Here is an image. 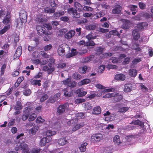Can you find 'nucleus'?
Instances as JSON below:
<instances>
[{
	"label": "nucleus",
	"mask_w": 153,
	"mask_h": 153,
	"mask_svg": "<svg viewBox=\"0 0 153 153\" xmlns=\"http://www.w3.org/2000/svg\"><path fill=\"white\" fill-rule=\"evenodd\" d=\"M55 60L52 58H51L48 60H44L42 62V64H47L48 62L49 64L44 66L43 68V70L45 71H47L49 74H51L52 72L54 71Z\"/></svg>",
	"instance_id": "f257e3e1"
},
{
	"label": "nucleus",
	"mask_w": 153,
	"mask_h": 153,
	"mask_svg": "<svg viewBox=\"0 0 153 153\" xmlns=\"http://www.w3.org/2000/svg\"><path fill=\"white\" fill-rule=\"evenodd\" d=\"M68 46L65 44L59 45L57 50L59 55L61 56H64L65 54V51H66L65 48L68 51H70V49L68 48Z\"/></svg>",
	"instance_id": "f03ea898"
},
{
	"label": "nucleus",
	"mask_w": 153,
	"mask_h": 153,
	"mask_svg": "<svg viewBox=\"0 0 153 153\" xmlns=\"http://www.w3.org/2000/svg\"><path fill=\"white\" fill-rule=\"evenodd\" d=\"M102 135L101 133L94 134L91 136V141L93 143H98L102 139Z\"/></svg>",
	"instance_id": "7ed1b4c3"
},
{
	"label": "nucleus",
	"mask_w": 153,
	"mask_h": 153,
	"mask_svg": "<svg viewBox=\"0 0 153 153\" xmlns=\"http://www.w3.org/2000/svg\"><path fill=\"white\" fill-rule=\"evenodd\" d=\"M15 150L16 151L22 150V152L29 151L28 145L24 142L20 143L19 146H16L15 147Z\"/></svg>",
	"instance_id": "20e7f679"
},
{
	"label": "nucleus",
	"mask_w": 153,
	"mask_h": 153,
	"mask_svg": "<svg viewBox=\"0 0 153 153\" xmlns=\"http://www.w3.org/2000/svg\"><path fill=\"white\" fill-rule=\"evenodd\" d=\"M74 5L76 8L79 11H82V10L91 11L93 10V9L92 8L89 7L84 6V7H83L81 4L78 2H75L74 3Z\"/></svg>",
	"instance_id": "39448f33"
},
{
	"label": "nucleus",
	"mask_w": 153,
	"mask_h": 153,
	"mask_svg": "<svg viewBox=\"0 0 153 153\" xmlns=\"http://www.w3.org/2000/svg\"><path fill=\"white\" fill-rule=\"evenodd\" d=\"M69 107L68 103H65L63 104L60 105L57 108V112L59 115L61 114L64 113L65 111L67 110Z\"/></svg>",
	"instance_id": "423d86ee"
},
{
	"label": "nucleus",
	"mask_w": 153,
	"mask_h": 153,
	"mask_svg": "<svg viewBox=\"0 0 153 153\" xmlns=\"http://www.w3.org/2000/svg\"><path fill=\"white\" fill-rule=\"evenodd\" d=\"M68 12L73 15V17L76 18H79L80 17L79 13H78L77 10L75 8L71 7L68 9Z\"/></svg>",
	"instance_id": "0eeeda50"
},
{
	"label": "nucleus",
	"mask_w": 153,
	"mask_h": 153,
	"mask_svg": "<svg viewBox=\"0 0 153 153\" xmlns=\"http://www.w3.org/2000/svg\"><path fill=\"white\" fill-rule=\"evenodd\" d=\"M51 139V137H43L40 140L39 143L40 146L42 147L45 146L47 143L50 141Z\"/></svg>",
	"instance_id": "6e6552de"
},
{
	"label": "nucleus",
	"mask_w": 153,
	"mask_h": 153,
	"mask_svg": "<svg viewBox=\"0 0 153 153\" xmlns=\"http://www.w3.org/2000/svg\"><path fill=\"white\" fill-rule=\"evenodd\" d=\"M37 33L39 35L42 36L43 34H46L47 33L45 31V27H42L40 25L37 26L36 27Z\"/></svg>",
	"instance_id": "1a4fd4ad"
},
{
	"label": "nucleus",
	"mask_w": 153,
	"mask_h": 153,
	"mask_svg": "<svg viewBox=\"0 0 153 153\" xmlns=\"http://www.w3.org/2000/svg\"><path fill=\"white\" fill-rule=\"evenodd\" d=\"M63 82L65 85L67 86H76V82L75 81L71 82L70 78H68L66 80H63Z\"/></svg>",
	"instance_id": "9d476101"
},
{
	"label": "nucleus",
	"mask_w": 153,
	"mask_h": 153,
	"mask_svg": "<svg viewBox=\"0 0 153 153\" xmlns=\"http://www.w3.org/2000/svg\"><path fill=\"white\" fill-rule=\"evenodd\" d=\"M19 16L20 19L22 20L24 23L26 22L27 19V13L26 11L24 10L21 11L20 13Z\"/></svg>",
	"instance_id": "9b49d317"
},
{
	"label": "nucleus",
	"mask_w": 153,
	"mask_h": 153,
	"mask_svg": "<svg viewBox=\"0 0 153 153\" xmlns=\"http://www.w3.org/2000/svg\"><path fill=\"white\" fill-rule=\"evenodd\" d=\"M116 94L115 96L114 97L111 99L112 101L113 102H119L122 100L123 98V96L121 94H120L119 93H115Z\"/></svg>",
	"instance_id": "f8f14e48"
},
{
	"label": "nucleus",
	"mask_w": 153,
	"mask_h": 153,
	"mask_svg": "<svg viewBox=\"0 0 153 153\" xmlns=\"http://www.w3.org/2000/svg\"><path fill=\"white\" fill-rule=\"evenodd\" d=\"M148 24L146 22L138 23L137 25V28L140 30H145L148 26Z\"/></svg>",
	"instance_id": "ddd939ff"
},
{
	"label": "nucleus",
	"mask_w": 153,
	"mask_h": 153,
	"mask_svg": "<svg viewBox=\"0 0 153 153\" xmlns=\"http://www.w3.org/2000/svg\"><path fill=\"white\" fill-rule=\"evenodd\" d=\"M121 10V7L119 5H115L112 10V13L117 14L119 13Z\"/></svg>",
	"instance_id": "4468645a"
},
{
	"label": "nucleus",
	"mask_w": 153,
	"mask_h": 153,
	"mask_svg": "<svg viewBox=\"0 0 153 153\" xmlns=\"http://www.w3.org/2000/svg\"><path fill=\"white\" fill-rule=\"evenodd\" d=\"M10 22V15L9 13L7 12L5 16V17L3 18V23L5 25L9 24Z\"/></svg>",
	"instance_id": "2eb2a0df"
},
{
	"label": "nucleus",
	"mask_w": 153,
	"mask_h": 153,
	"mask_svg": "<svg viewBox=\"0 0 153 153\" xmlns=\"http://www.w3.org/2000/svg\"><path fill=\"white\" fill-rule=\"evenodd\" d=\"M57 143L60 146H64L68 143V142L66 137H63L59 139Z\"/></svg>",
	"instance_id": "dca6fc26"
},
{
	"label": "nucleus",
	"mask_w": 153,
	"mask_h": 153,
	"mask_svg": "<svg viewBox=\"0 0 153 153\" xmlns=\"http://www.w3.org/2000/svg\"><path fill=\"white\" fill-rule=\"evenodd\" d=\"M113 141L115 143L117 144V145L120 144V146H123L122 143H123L120 142V136L118 135H116L114 137Z\"/></svg>",
	"instance_id": "f3484780"
},
{
	"label": "nucleus",
	"mask_w": 153,
	"mask_h": 153,
	"mask_svg": "<svg viewBox=\"0 0 153 153\" xmlns=\"http://www.w3.org/2000/svg\"><path fill=\"white\" fill-rule=\"evenodd\" d=\"M22 47L21 46L18 47L14 54V56L16 58H18L21 55L22 53Z\"/></svg>",
	"instance_id": "a211bd4d"
},
{
	"label": "nucleus",
	"mask_w": 153,
	"mask_h": 153,
	"mask_svg": "<svg viewBox=\"0 0 153 153\" xmlns=\"http://www.w3.org/2000/svg\"><path fill=\"white\" fill-rule=\"evenodd\" d=\"M75 33L74 30H71L67 33L65 35V37L67 39H70L75 34Z\"/></svg>",
	"instance_id": "6ab92c4d"
},
{
	"label": "nucleus",
	"mask_w": 153,
	"mask_h": 153,
	"mask_svg": "<svg viewBox=\"0 0 153 153\" xmlns=\"http://www.w3.org/2000/svg\"><path fill=\"white\" fill-rule=\"evenodd\" d=\"M128 74L130 76L134 77L137 74V71L136 69H131L128 71Z\"/></svg>",
	"instance_id": "aec40b11"
},
{
	"label": "nucleus",
	"mask_w": 153,
	"mask_h": 153,
	"mask_svg": "<svg viewBox=\"0 0 153 153\" xmlns=\"http://www.w3.org/2000/svg\"><path fill=\"white\" fill-rule=\"evenodd\" d=\"M132 35L133 39L135 40H137L140 38L139 32L136 30H134L133 31Z\"/></svg>",
	"instance_id": "412c9836"
},
{
	"label": "nucleus",
	"mask_w": 153,
	"mask_h": 153,
	"mask_svg": "<svg viewBox=\"0 0 153 153\" xmlns=\"http://www.w3.org/2000/svg\"><path fill=\"white\" fill-rule=\"evenodd\" d=\"M125 21L122 26V27L124 29H128L130 26V22L128 20H125Z\"/></svg>",
	"instance_id": "4be33fe9"
},
{
	"label": "nucleus",
	"mask_w": 153,
	"mask_h": 153,
	"mask_svg": "<svg viewBox=\"0 0 153 153\" xmlns=\"http://www.w3.org/2000/svg\"><path fill=\"white\" fill-rule=\"evenodd\" d=\"M135 137V136L133 135H129L126 137V141L124 143H123V145H127L128 144L127 143L130 142Z\"/></svg>",
	"instance_id": "5701e85b"
},
{
	"label": "nucleus",
	"mask_w": 153,
	"mask_h": 153,
	"mask_svg": "<svg viewBox=\"0 0 153 153\" xmlns=\"http://www.w3.org/2000/svg\"><path fill=\"white\" fill-rule=\"evenodd\" d=\"M76 93L78 97H82L85 95L87 93L86 91H83L80 89L77 90L76 91Z\"/></svg>",
	"instance_id": "b1692460"
},
{
	"label": "nucleus",
	"mask_w": 153,
	"mask_h": 153,
	"mask_svg": "<svg viewBox=\"0 0 153 153\" xmlns=\"http://www.w3.org/2000/svg\"><path fill=\"white\" fill-rule=\"evenodd\" d=\"M69 88H67L64 90V95L67 97H70L72 96L73 92L72 90L68 92V90L69 89Z\"/></svg>",
	"instance_id": "393cba45"
},
{
	"label": "nucleus",
	"mask_w": 153,
	"mask_h": 153,
	"mask_svg": "<svg viewBox=\"0 0 153 153\" xmlns=\"http://www.w3.org/2000/svg\"><path fill=\"white\" fill-rule=\"evenodd\" d=\"M128 7L130 10L132 11V14L133 15H135L136 13L135 11L137 10V6L131 4L128 6Z\"/></svg>",
	"instance_id": "a878e982"
},
{
	"label": "nucleus",
	"mask_w": 153,
	"mask_h": 153,
	"mask_svg": "<svg viewBox=\"0 0 153 153\" xmlns=\"http://www.w3.org/2000/svg\"><path fill=\"white\" fill-rule=\"evenodd\" d=\"M22 108V106L20 101H17L16 102V105L14 107V109L17 111L21 110Z\"/></svg>",
	"instance_id": "bb28decb"
},
{
	"label": "nucleus",
	"mask_w": 153,
	"mask_h": 153,
	"mask_svg": "<svg viewBox=\"0 0 153 153\" xmlns=\"http://www.w3.org/2000/svg\"><path fill=\"white\" fill-rule=\"evenodd\" d=\"M125 78V76L122 74H117L115 76V79L117 80H124Z\"/></svg>",
	"instance_id": "cd10ccee"
},
{
	"label": "nucleus",
	"mask_w": 153,
	"mask_h": 153,
	"mask_svg": "<svg viewBox=\"0 0 153 153\" xmlns=\"http://www.w3.org/2000/svg\"><path fill=\"white\" fill-rule=\"evenodd\" d=\"M101 109L100 107L97 106L94 108L92 113L94 114H98L101 113Z\"/></svg>",
	"instance_id": "c85d7f7f"
},
{
	"label": "nucleus",
	"mask_w": 153,
	"mask_h": 153,
	"mask_svg": "<svg viewBox=\"0 0 153 153\" xmlns=\"http://www.w3.org/2000/svg\"><path fill=\"white\" fill-rule=\"evenodd\" d=\"M132 49L135 50L137 54H138V52L141 51V48L139 47V45L137 43H134L132 45L131 48Z\"/></svg>",
	"instance_id": "c756f323"
},
{
	"label": "nucleus",
	"mask_w": 153,
	"mask_h": 153,
	"mask_svg": "<svg viewBox=\"0 0 153 153\" xmlns=\"http://www.w3.org/2000/svg\"><path fill=\"white\" fill-rule=\"evenodd\" d=\"M24 23L22 20L20 19H16L15 21V24L16 25V27L17 28H19L22 27V24Z\"/></svg>",
	"instance_id": "7c9ffc66"
},
{
	"label": "nucleus",
	"mask_w": 153,
	"mask_h": 153,
	"mask_svg": "<svg viewBox=\"0 0 153 153\" xmlns=\"http://www.w3.org/2000/svg\"><path fill=\"white\" fill-rule=\"evenodd\" d=\"M78 119L75 118L67 122V124L69 126H74L77 123Z\"/></svg>",
	"instance_id": "2f4dec72"
},
{
	"label": "nucleus",
	"mask_w": 153,
	"mask_h": 153,
	"mask_svg": "<svg viewBox=\"0 0 153 153\" xmlns=\"http://www.w3.org/2000/svg\"><path fill=\"white\" fill-rule=\"evenodd\" d=\"M10 24H8L5 26L0 31V34H2L5 33L10 28Z\"/></svg>",
	"instance_id": "473e14b6"
},
{
	"label": "nucleus",
	"mask_w": 153,
	"mask_h": 153,
	"mask_svg": "<svg viewBox=\"0 0 153 153\" xmlns=\"http://www.w3.org/2000/svg\"><path fill=\"white\" fill-rule=\"evenodd\" d=\"M88 143L85 142L81 145L80 147H79L80 151L81 152H85L86 151V146Z\"/></svg>",
	"instance_id": "72a5a7b5"
},
{
	"label": "nucleus",
	"mask_w": 153,
	"mask_h": 153,
	"mask_svg": "<svg viewBox=\"0 0 153 153\" xmlns=\"http://www.w3.org/2000/svg\"><path fill=\"white\" fill-rule=\"evenodd\" d=\"M91 82L90 80L88 79H84L79 82V84L81 85H85Z\"/></svg>",
	"instance_id": "f704fd0d"
},
{
	"label": "nucleus",
	"mask_w": 153,
	"mask_h": 153,
	"mask_svg": "<svg viewBox=\"0 0 153 153\" xmlns=\"http://www.w3.org/2000/svg\"><path fill=\"white\" fill-rule=\"evenodd\" d=\"M41 82L40 80H32L31 81V85H38L39 86L41 85L40 82Z\"/></svg>",
	"instance_id": "c9c22d12"
},
{
	"label": "nucleus",
	"mask_w": 153,
	"mask_h": 153,
	"mask_svg": "<svg viewBox=\"0 0 153 153\" xmlns=\"http://www.w3.org/2000/svg\"><path fill=\"white\" fill-rule=\"evenodd\" d=\"M27 110H25V113L22 116V119L23 120L25 121L26 120L30 115V113L27 112Z\"/></svg>",
	"instance_id": "e433bc0d"
},
{
	"label": "nucleus",
	"mask_w": 153,
	"mask_h": 153,
	"mask_svg": "<svg viewBox=\"0 0 153 153\" xmlns=\"http://www.w3.org/2000/svg\"><path fill=\"white\" fill-rule=\"evenodd\" d=\"M84 123H82L80 124H77L75 125L74 127L73 128L72 131H75L76 130L79 129L80 128L83 127L84 126Z\"/></svg>",
	"instance_id": "4c0bfd02"
},
{
	"label": "nucleus",
	"mask_w": 153,
	"mask_h": 153,
	"mask_svg": "<svg viewBox=\"0 0 153 153\" xmlns=\"http://www.w3.org/2000/svg\"><path fill=\"white\" fill-rule=\"evenodd\" d=\"M88 68L86 66H84L83 67H80L79 69V72L82 74L85 73Z\"/></svg>",
	"instance_id": "58836bf2"
},
{
	"label": "nucleus",
	"mask_w": 153,
	"mask_h": 153,
	"mask_svg": "<svg viewBox=\"0 0 153 153\" xmlns=\"http://www.w3.org/2000/svg\"><path fill=\"white\" fill-rule=\"evenodd\" d=\"M55 11V9L53 7L52 8H46L45 9V12L48 13H53Z\"/></svg>",
	"instance_id": "ea45409f"
},
{
	"label": "nucleus",
	"mask_w": 153,
	"mask_h": 153,
	"mask_svg": "<svg viewBox=\"0 0 153 153\" xmlns=\"http://www.w3.org/2000/svg\"><path fill=\"white\" fill-rule=\"evenodd\" d=\"M116 94H115V92L111 93H108L105 95L103 96V97L105 98H111L115 96Z\"/></svg>",
	"instance_id": "a19ab883"
},
{
	"label": "nucleus",
	"mask_w": 153,
	"mask_h": 153,
	"mask_svg": "<svg viewBox=\"0 0 153 153\" xmlns=\"http://www.w3.org/2000/svg\"><path fill=\"white\" fill-rule=\"evenodd\" d=\"M110 60H111L112 62L114 63H120L121 62V60L115 57H112L110 59Z\"/></svg>",
	"instance_id": "79ce46f5"
},
{
	"label": "nucleus",
	"mask_w": 153,
	"mask_h": 153,
	"mask_svg": "<svg viewBox=\"0 0 153 153\" xmlns=\"http://www.w3.org/2000/svg\"><path fill=\"white\" fill-rule=\"evenodd\" d=\"M94 57V55H91L88 57L85 58H84V62H87L90 61L92 60Z\"/></svg>",
	"instance_id": "37998d69"
},
{
	"label": "nucleus",
	"mask_w": 153,
	"mask_h": 153,
	"mask_svg": "<svg viewBox=\"0 0 153 153\" xmlns=\"http://www.w3.org/2000/svg\"><path fill=\"white\" fill-rule=\"evenodd\" d=\"M129 109L128 107H124L120 108L118 109V112L122 113H124Z\"/></svg>",
	"instance_id": "c03bdc74"
},
{
	"label": "nucleus",
	"mask_w": 153,
	"mask_h": 153,
	"mask_svg": "<svg viewBox=\"0 0 153 153\" xmlns=\"http://www.w3.org/2000/svg\"><path fill=\"white\" fill-rule=\"evenodd\" d=\"M96 28V26L93 24L89 25L86 26V29L87 30H94Z\"/></svg>",
	"instance_id": "a18cd8bd"
},
{
	"label": "nucleus",
	"mask_w": 153,
	"mask_h": 153,
	"mask_svg": "<svg viewBox=\"0 0 153 153\" xmlns=\"http://www.w3.org/2000/svg\"><path fill=\"white\" fill-rule=\"evenodd\" d=\"M104 48H102L100 47H97L96 49V51L97 54L98 55H100L102 54L103 52Z\"/></svg>",
	"instance_id": "49530a36"
},
{
	"label": "nucleus",
	"mask_w": 153,
	"mask_h": 153,
	"mask_svg": "<svg viewBox=\"0 0 153 153\" xmlns=\"http://www.w3.org/2000/svg\"><path fill=\"white\" fill-rule=\"evenodd\" d=\"M56 134L55 131H52L50 130H48L46 132V135L47 137H51V136L54 135Z\"/></svg>",
	"instance_id": "de8ad7c7"
},
{
	"label": "nucleus",
	"mask_w": 153,
	"mask_h": 153,
	"mask_svg": "<svg viewBox=\"0 0 153 153\" xmlns=\"http://www.w3.org/2000/svg\"><path fill=\"white\" fill-rule=\"evenodd\" d=\"M77 53L76 51V50L75 49H72L71 51V52L69 55H67V57L69 58L73 56L76 55L77 54Z\"/></svg>",
	"instance_id": "09e8293b"
},
{
	"label": "nucleus",
	"mask_w": 153,
	"mask_h": 153,
	"mask_svg": "<svg viewBox=\"0 0 153 153\" xmlns=\"http://www.w3.org/2000/svg\"><path fill=\"white\" fill-rule=\"evenodd\" d=\"M65 13L64 11H62L59 12H56L53 14V16L54 17H59L63 15Z\"/></svg>",
	"instance_id": "8fccbe9b"
},
{
	"label": "nucleus",
	"mask_w": 153,
	"mask_h": 153,
	"mask_svg": "<svg viewBox=\"0 0 153 153\" xmlns=\"http://www.w3.org/2000/svg\"><path fill=\"white\" fill-rule=\"evenodd\" d=\"M84 108L86 110H89L92 108L91 104L88 102H86L84 104Z\"/></svg>",
	"instance_id": "3c124183"
},
{
	"label": "nucleus",
	"mask_w": 153,
	"mask_h": 153,
	"mask_svg": "<svg viewBox=\"0 0 153 153\" xmlns=\"http://www.w3.org/2000/svg\"><path fill=\"white\" fill-rule=\"evenodd\" d=\"M44 20L40 18H37L36 19V22L37 23L40 24H44Z\"/></svg>",
	"instance_id": "603ef678"
},
{
	"label": "nucleus",
	"mask_w": 153,
	"mask_h": 153,
	"mask_svg": "<svg viewBox=\"0 0 153 153\" xmlns=\"http://www.w3.org/2000/svg\"><path fill=\"white\" fill-rule=\"evenodd\" d=\"M7 13L5 11L1 10L0 11V18L2 19L5 18Z\"/></svg>",
	"instance_id": "864d4df0"
},
{
	"label": "nucleus",
	"mask_w": 153,
	"mask_h": 153,
	"mask_svg": "<svg viewBox=\"0 0 153 153\" xmlns=\"http://www.w3.org/2000/svg\"><path fill=\"white\" fill-rule=\"evenodd\" d=\"M85 100L82 98H77L75 100V102L76 104L80 103L85 102Z\"/></svg>",
	"instance_id": "5fc2aeb1"
},
{
	"label": "nucleus",
	"mask_w": 153,
	"mask_h": 153,
	"mask_svg": "<svg viewBox=\"0 0 153 153\" xmlns=\"http://www.w3.org/2000/svg\"><path fill=\"white\" fill-rule=\"evenodd\" d=\"M36 117L37 116L35 114L33 113L30 116L28 120L30 121H33L35 119Z\"/></svg>",
	"instance_id": "6e6d98bb"
},
{
	"label": "nucleus",
	"mask_w": 153,
	"mask_h": 153,
	"mask_svg": "<svg viewBox=\"0 0 153 153\" xmlns=\"http://www.w3.org/2000/svg\"><path fill=\"white\" fill-rule=\"evenodd\" d=\"M73 76L74 78L76 79H79L82 77L81 75L79 74L77 72H76L74 73Z\"/></svg>",
	"instance_id": "4d7b16f0"
},
{
	"label": "nucleus",
	"mask_w": 153,
	"mask_h": 153,
	"mask_svg": "<svg viewBox=\"0 0 153 153\" xmlns=\"http://www.w3.org/2000/svg\"><path fill=\"white\" fill-rule=\"evenodd\" d=\"M38 130V127L36 126H35L33 127L31 129V133L33 134H34L36 133V132Z\"/></svg>",
	"instance_id": "13d9d810"
},
{
	"label": "nucleus",
	"mask_w": 153,
	"mask_h": 153,
	"mask_svg": "<svg viewBox=\"0 0 153 153\" xmlns=\"http://www.w3.org/2000/svg\"><path fill=\"white\" fill-rule=\"evenodd\" d=\"M112 54L110 53H106L102 54L101 56V59H102L103 58H106L109 57L111 56Z\"/></svg>",
	"instance_id": "bf43d9fd"
},
{
	"label": "nucleus",
	"mask_w": 153,
	"mask_h": 153,
	"mask_svg": "<svg viewBox=\"0 0 153 153\" xmlns=\"http://www.w3.org/2000/svg\"><path fill=\"white\" fill-rule=\"evenodd\" d=\"M86 38L88 40H90L91 39H94L96 38V37L93 36L92 35V33H90L88 34L86 36Z\"/></svg>",
	"instance_id": "052dcab7"
},
{
	"label": "nucleus",
	"mask_w": 153,
	"mask_h": 153,
	"mask_svg": "<svg viewBox=\"0 0 153 153\" xmlns=\"http://www.w3.org/2000/svg\"><path fill=\"white\" fill-rule=\"evenodd\" d=\"M45 121V120L42 119L41 117H38L36 120V123H42Z\"/></svg>",
	"instance_id": "680f3d73"
},
{
	"label": "nucleus",
	"mask_w": 153,
	"mask_h": 153,
	"mask_svg": "<svg viewBox=\"0 0 153 153\" xmlns=\"http://www.w3.org/2000/svg\"><path fill=\"white\" fill-rule=\"evenodd\" d=\"M147 48L149 56L150 57H152L153 55V49L149 47H148Z\"/></svg>",
	"instance_id": "e2e57ef3"
},
{
	"label": "nucleus",
	"mask_w": 153,
	"mask_h": 153,
	"mask_svg": "<svg viewBox=\"0 0 153 153\" xmlns=\"http://www.w3.org/2000/svg\"><path fill=\"white\" fill-rule=\"evenodd\" d=\"M23 79L24 78L23 76L20 77L18 79L17 82L16 83V85H17V86H18L19 84L23 81Z\"/></svg>",
	"instance_id": "0e129e2a"
},
{
	"label": "nucleus",
	"mask_w": 153,
	"mask_h": 153,
	"mask_svg": "<svg viewBox=\"0 0 153 153\" xmlns=\"http://www.w3.org/2000/svg\"><path fill=\"white\" fill-rule=\"evenodd\" d=\"M48 98V95L47 94H45L40 98V101L41 102H44Z\"/></svg>",
	"instance_id": "69168bd1"
},
{
	"label": "nucleus",
	"mask_w": 153,
	"mask_h": 153,
	"mask_svg": "<svg viewBox=\"0 0 153 153\" xmlns=\"http://www.w3.org/2000/svg\"><path fill=\"white\" fill-rule=\"evenodd\" d=\"M31 92L30 89H25L23 92V94L26 96H29L31 94Z\"/></svg>",
	"instance_id": "338daca9"
},
{
	"label": "nucleus",
	"mask_w": 153,
	"mask_h": 153,
	"mask_svg": "<svg viewBox=\"0 0 153 153\" xmlns=\"http://www.w3.org/2000/svg\"><path fill=\"white\" fill-rule=\"evenodd\" d=\"M40 149L33 148L32 149L31 153H40Z\"/></svg>",
	"instance_id": "774afa93"
}]
</instances>
